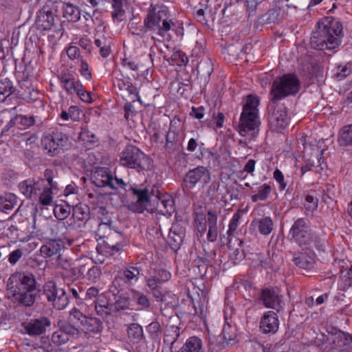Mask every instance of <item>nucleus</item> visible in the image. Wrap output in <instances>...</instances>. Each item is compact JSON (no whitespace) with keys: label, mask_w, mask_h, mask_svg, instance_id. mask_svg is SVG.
I'll return each instance as SVG.
<instances>
[{"label":"nucleus","mask_w":352,"mask_h":352,"mask_svg":"<svg viewBox=\"0 0 352 352\" xmlns=\"http://www.w3.org/2000/svg\"><path fill=\"white\" fill-rule=\"evenodd\" d=\"M38 284L34 274L30 272L12 274L7 282V291L12 302L19 307H31L38 298Z\"/></svg>","instance_id":"1"},{"label":"nucleus","mask_w":352,"mask_h":352,"mask_svg":"<svg viewBox=\"0 0 352 352\" xmlns=\"http://www.w3.org/2000/svg\"><path fill=\"white\" fill-rule=\"evenodd\" d=\"M342 25L338 21L325 19L318 23V28L310 38L311 47L318 50H334L343 36Z\"/></svg>","instance_id":"2"},{"label":"nucleus","mask_w":352,"mask_h":352,"mask_svg":"<svg viewBox=\"0 0 352 352\" xmlns=\"http://www.w3.org/2000/svg\"><path fill=\"white\" fill-rule=\"evenodd\" d=\"M300 89V81L296 74L289 73L276 77L270 91V101L274 104L285 98L296 95Z\"/></svg>","instance_id":"3"},{"label":"nucleus","mask_w":352,"mask_h":352,"mask_svg":"<svg viewBox=\"0 0 352 352\" xmlns=\"http://www.w3.org/2000/svg\"><path fill=\"white\" fill-rule=\"evenodd\" d=\"M259 102L258 97L256 96L248 95L246 97L238 126L239 133L242 136H246L249 131L258 127L260 124L258 109Z\"/></svg>","instance_id":"4"},{"label":"nucleus","mask_w":352,"mask_h":352,"mask_svg":"<svg viewBox=\"0 0 352 352\" xmlns=\"http://www.w3.org/2000/svg\"><path fill=\"white\" fill-rule=\"evenodd\" d=\"M207 215L208 217L206 218L204 213L195 212L193 225L200 237H202L205 234L208 226L207 240L210 242H214L218 237V216L217 212L212 210L208 211Z\"/></svg>","instance_id":"5"},{"label":"nucleus","mask_w":352,"mask_h":352,"mask_svg":"<svg viewBox=\"0 0 352 352\" xmlns=\"http://www.w3.org/2000/svg\"><path fill=\"white\" fill-rule=\"evenodd\" d=\"M120 164L130 168L140 170L150 169L151 160L138 148L128 145L121 153Z\"/></svg>","instance_id":"6"},{"label":"nucleus","mask_w":352,"mask_h":352,"mask_svg":"<svg viewBox=\"0 0 352 352\" xmlns=\"http://www.w3.org/2000/svg\"><path fill=\"white\" fill-rule=\"evenodd\" d=\"M288 236L290 241L296 243L298 246H309L314 242V235L306 218H298L292 226Z\"/></svg>","instance_id":"7"},{"label":"nucleus","mask_w":352,"mask_h":352,"mask_svg":"<svg viewBox=\"0 0 352 352\" xmlns=\"http://www.w3.org/2000/svg\"><path fill=\"white\" fill-rule=\"evenodd\" d=\"M41 144L50 156H56L63 152L69 146L67 135L58 130L45 134L41 139Z\"/></svg>","instance_id":"8"},{"label":"nucleus","mask_w":352,"mask_h":352,"mask_svg":"<svg viewBox=\"0 0 352 352\" xmlns=\"http://www.w3.org/2000/svg\"><path fill=\"white\" fill-rule=\"evenodd\" d=\"M140 277V269L137 266H130L124 270L118 272L115 276L109 292L114 295L125 287L133 285L138 280Z\"/></svg>","instance_id":"9"},{"label":"nucleus","mask_w":352,"mask_h":352,"mask_svg":"<svg viewBox=\"0 0 352 352\" xmlns=\"http://www.w3.org/2000/svg\"><path fill=\"white\" fill-rule=\"evenodd\" d=\"M210 180V170L205 166H199L187 172L184 178V183L187 188L192 189L196 185L204 187L209 184Z\"/></svg>","instance_id":"10"},{"label":"nucleus","mask_w":352,"mask_h":352,"mask_svg":"<svg viewBox=\"0 0 352 352\" xmlns=\"http://www.w3.org/2000/svg\"><path fill=\"white\" fill-rule=\"evenodd\" d=\"M304 145L303 156L306 160V164L301 167L302 174L307 171L314 170L317 172V168L321 166L320 160L323 154V149H320L316 144Z\"/></svg>","instance_id":"11"},{"label":"nucleus","mask_w":352,"mask_h":352,"mask_svg":"<svg viewBox=\"0 0 352 352\" xmlns=\"http://www.w3.org/2000/svg\"><path fill=\"white\" fill-rule=\"evenodd\" d=\"M317 260L315 252L309 248L304 246L301 251L293 253L292 262L298 268L310 270L314 267Z\"/></svg>","instance_id":"12"},{"label":"nucleus","mask_w":352,"mask_h":352,"mask_svg":"<svg viewBox=\"0 0 352 352\" xmlns=\"http://www.w3.org/2000/svg\"><path fill=\"white\" fill-rule=\"evenodd\" d=\"M258 298L265 307L275 309L277 312L283 309L282 296L277 288L262 289Z\"/></svg>","instance_id":"13"},{"label":"nucleus","mask_w":352,"mask_h":352,"mask_svg":"<svg viewBox=\"0 0 352 352\" xmlns=\"http://www.w3.org/2000/svg\"><path fill=\"white\" fill-rule=\"evenodd\" d=\"M157 40L158 43H155V47L157 49L160 55L171 65L181 66L188 62L187 56L182 52H172L167 44L164 43L159 38Z\"/></svg>","instance_id":"14"},{"label":"nucleus","mask_w":352,"mask_h":352,"mask_svg":"<svg viewBox=\"0 0 352 352\" xmlns=\"http://www.w3.org/2000/svg\"><path fill=\"white\" fill-rule=\"evenodd\" d=\"M137 200L129 205V209L134 212L142 213L144 210H148L147 206L151 205V199L147 188L139 189L132 186H129Z\"/></svg>","instance_id":"15"},{"label":"nucleus","mask_w":352,"mask_h":352,"mask_svg":"<svg viewBox=\"0 0 352 352\" xmlns=\"http://www.w3.org/2000/svg\"><path fill=\"white\" fill-rule=\"evenodd\" d=\"M271 108L273 109V112L269 116V122L274 130L281 131L285 128L288 122L287 108L276 103H272Z\"/></svg>","instance_id":"16"},{"label":"nucleus","mask_w":352,"mask_h":352,"mask_svg":"<svg viewBox=\"0 0 352 352\" xmlns=\"http://www.w3.org/2000/svg\"><path fill=\"white\" fill-rule=\"evenodd\" d=\"M44 188L43 180L34 179L33 178L27 179L19 184L20 192L30 199H36L39 195L40 191Z\"/></svg>","instance_id":"17"},{"label":"nucleus","mask_w":352,"mask_h":352,"mask_svg":"<svg viewBox=\"0 0 352 352\" xmlns=\"http://www.w3.org/2000/svg\"><path fill=\"white\" fill-rule=\"evenodd\" d=\"M62 88L68 95L75 94L76 89L81 87V82L75 77L74 72L69 69H63L58 75Z\"/></svg>","instance_id":"18"},{"label":"nucleus","mask_w":352,"mask_h":352,"mask_svg":"<svg viewBox=\"0 0 352 352\" xmlns=\"http://www.w3.org/2000/svg\"><path fill=\"white\" fill-rule=\"evenodd\" d=\"M26 333L32 336H41L45 333L46 329L51 325V322L47 317L31 319L28 322L22 324Z\"/></svg>","instance_id":"19"},{"label":"nucleus","mask_w":352,"mask_h":352,"mask_svg":"<svg viewBox=\"0 0 352 352\" xmlns=\"http://www.w3.org/2000/svg\"><path fill=\"white\" fill-rule=\"evenodd\" d=\"M174 201L168 193H163L160 190L155 195V211L163 215L170 214L174 210Z\"/></svg>","instance_id":"20"},{"label":"nucleus","mask_w":352,"mask_h":352,"mask_svg":"<svg viewBox=\"0 0 352 352\" xmlns=\"http://www.w3.org/2000/svg\"><path fill=\"white\" fill-rule=\"evenodd\" d=\"M279 321L277 314L272 311L265 312L260 321V329L265 334H274L278 329Z\"/></svg>","instance_id":"21"},{"label":"nucleus","mask_w":352,"mask_h":352,"mask_svg":"<svg viewBox=\"0 0 352 352\" xmlns=\"http://www.w3.org/2000/svg\"><path fill=\"white\" fill-rule=\"evenodd\" d=\"M35 124L34 116H27L23 115H16L12 118L8 123L3 128L1 136L7 134L8 131L12 127L16 126L19 129H26Z\"/></svg>","instance_id":"22"},{"label":"nucleus","mask_w":352,"mask_h":352,"mask_svg":"<svg viewBox=\"0 0 352 352\" xmlns=\"http://www.w3.org/2000/svg\"><path fill=\"white\" fill-rule=\"evenodd\" d=\"M92 180L98 187L109 186L112 189H116L113 177L104 168H98L93 175Z\"/></svg>","instance_id":"23"},{"label":"nucleus","mask_w":352,"mask_h":352,"mask_svg":"<svg viewBox=\"0 0 352 352\" xmlns=\"http://www.w3.org/2000/svg\"><path fill=\"white\" fill-rule=\"evenodd\" d=\"M37 28L41 31L50 30L54 25L52 12L47 8L39 10L36 20Z\"/></svg>","instance_id":"24"},{"label":"nucleus","mask_w":352,"mask_h":352,"mask_svg":"<svg viewBox=\"0 0 352 352\" xmlns=\"http://www.w3.org/2000/svg\"><path fill=\"white\" fill-rule=\"evenodd\" d=\"M154 28V6L150 5L147 15L144 21V25L140 29V32L138 35L140 36L144 39L148 40L149 37L151 39H154L153 35Z\"/></svg>","instance_id":"25"},{"label":"nucleus","mask_w":352,"mask_h":352,"mask_svg":"<svg viewBox=\"0 0 352 352\" xmlns=\"http://www.w3.org/2000/svg\"><path fill=\"white\" fill-rule=\"evenodd\" d=\"M95 310L98 315L102 318H107L112 313V304H109L107 297L100 294L94 300Z\"/></svg>","instance_id":"26"},{"label":"nucleus","mask_w":352,"mask_h":352,"mask_svg":"<svg viewBox=\"0 0 352 352\" xmlns=\"http://www.w3.org/2000/svg\"><path fill=\"white\" fill-rule=\"evenodd\" d=\"M251 226L257 228L259 233L264 236L269 235L274 230V222L270 217L254 219Z\"/></svg>","instance_id":"27"},{"label":"nucleus","mask_w":352,"mask_h":352,"mask_svg":"<svg viewBox=\"0 0 352 352\" xmlns=\"http://www.w3.org/2000/svg\"><path fill=\"white\" fill-rule=\"evenodd\" d=\"M179 336V329L176 326L166 327V331L164 336V342L167 346L170 348L171 351L175 349L176 350L177 346H175V344Z\"/></svg>","instance_id":"28"},{"label":"nucleus","mask_w":352,"mask_h":352,"mask_svg":"<svg viewBox=\"0 0 352 352\" xmlns=\"http://www.w3.org/2000/svg\"><path fill=\"white\" fill-rule=\"evenodd\" d=\"M63 10V17L68 21L76 22L80 18V12L78 7L71 3H60Z\"/></svg>","instance_id":"29"},{"label":"nucleus","mask_w":352,"mask_h":352,"mask_svg":"<svg viewBox=\"0 0 352 352\" xmlns=\"http://www.w3.org/2000/svg\"><path fill=\"white\" fill-rule=\"evenodd\" d=\"M174 25L175 24L172 19H167L160 21H155V26L157 28L158 36L164 40L169 41L170 39L169 31Z\"/></svg>","instance_id":"30"},{"label":"nucleus","mask_w":352,"mask_h":352,"mask_svg":"<svg viewBox=\"0 0 352 352\" xmlns=\"http://www.w3.org/2000/svg\"><path fill=\"white\" fill-rule=\"evenodd\" d=\"M17 204V197L14 194L6 193L0 195V211L8 213Z\"/></svg>","instance_id":"31"},{"label":"nucleus","mask_w":352,"mask_h":352,"mask_svg":"<svg viewBox=\"0 0 352 352\" xmlns=\"http://www.w3.org/2000/svg\"><path fill=\"white\" fill-rule=\"evenodd\" d=\"M178 352H204L201 340L196 336L187 339L186 343Z\"/></svg>","instance_id":"32"},{"label":"nucleus","mask_w":352,"mask_h":352,"mask_svg":"<svg viewBox=\"0 0 352 352\" xmlns=\"http://www.w3.org/2000/svg\"><path fill=\"white\" fill-rule=\"evenodd\" d=\"M56 294H54V300H52V305L54 308L61 310L66 307L69 302L68 296L63 288H58L56 287Z\"/></svg>","instance_id":"33"},{"label":"nucleus","mask_w":352,"mask_h":352,"mask_svg":"<svg viewBox=\"0 0 352 352\" xmlns=\"http://www.w3.org/2000/svg\"><path fill=\"white\" fill-rule=\"evenodd\" d=\"M89 208L86 204H79L73 207L72 217L78 221L85 222L89 219Z\"/></svg>","instance_id":"34"},{"label":"nucleus","mask_w":352,"mask_h":352,"mask_svg":"<svg viewBox=\"0 0 352 352\" xmlns=\"http://www.w3.org/2000/svg\"><path fill=\"white\" fill-rule=\"evenodd\" d=\"M60 247L56 240H50L41 247V254L45 258L51 257L59 253Z\"/></svg>","instance_id":"35"},{"label":"nucleus","mask_w":352,"mask_h":352,"mask_svg":"<svg viewBox=\"0 0 352 352\" xmlns=\"http://www.w3.org/2000/svg\"><path fill=\"white\" fill-rule=\"evenodd\" d=\"M15 91L16 89L10 79L0 77V102H4Z\"/></svg>","instance_id":"36"},{"label":"nucleus","mask_w":352,"mask_h":352,"mask_svg":"<svg viewBox=\"0 0 352 352\" xmlns=\"http://www.w3.org/2000/svg\"><path fill=\"white\" fill-rule=\"evenodd\" d=\"M113 86L118 87L123 93L136 96V88L128 78H123V80L118 78L117 80H113Z\"/></svg>","instance_id":"37"},{"label":"nucleus","mask_w":352,"mask_h":352,"mask_svg":"<svg viewBox=\"0 0 352 352\" xmlns=\"http://www.w3.org/2000/svg\"><path fill=\"white\" fill-rule=\"evenodd\" d=\"M197 70L201 77H210L213 72V63L210 58L201 59L197 66Z\"/></svg>","instance_id":"38"},{"label":"nucleus","mask_w":352,"mask_h":352,"mask_svg":"<svg viewBox=\"0 0 352 352\" xmlns=\"http://www.w3.org/2000/svg\"><path fill=\"white\" fill-rule=\"evenodd\" d=\"M81 328L87 332L99 333L102 329V323L96 318L87 317Z\"/></svg>","instance_id":"39"},{"label":"nucleus","mask_w":352,"mask_h":352,"mask_svg":"<svg viewBox=\"0 0 352 352\" xmlns=\"http://www.w3.org/2000/svg\"><path fill=\"white\" fill-rule=\"evenodd\" d=\"M272 190V188L270 184H264L259 186L256 193L251 196V199L253 202L266 201L271 194Z\"/></svg>","instance_id":"40"},{"label":"nucleus","mask_w":352,"mask_h":352,"mask_svg":"<svg viewBox=\"0 0 352 352\" xmlns=\"http://www.w3.org/2000/svg\"><path fill=\"white\" fill-rule=\"evenodd\" d=\"M38 195L35 200L38 201L41 205L47 206L52 204L54 192L50 188H46V185H44V188L40 191Z\"/></svg>","instance_id":"41"},{"label":"nucleus","mask_w":352,"mask_h":352,"mask_svg":"<svg viewBox=\"0 0 352 352\" xmlns=\"http://www.w3.org/2000/svg\"><path fill=\"white\" fill-rule=\"evenodd\" d=\"M78 138L80 140L87 143L94 144L98 142V138L96 134L91 131L87 126L80 128Z\"/></svg>","instance_id":"42"},{"label":"nucleus","mask_w":352,"mask_h":352,"mask_svg":"<svg viewBox=\"0 0 352 352\" xmlns=\"http://www.w3.org/2000/svg\"><path fill=\"white\" fill-rule=\"evenodd\" d=\"M339 142L341 146H352V124L343 127Z\"/></svg>","instance_id":"43"},{"label":"nucleus","mask_w":352,"mask_h":352,"mask_svg":"<svg viewBox=\"0 0 352 352\" xmlns=\"http://www.w3.org/2000/svg\"><path fill=\"white\" fill-rule=\"evenodd\" d=\"M71 213V207L67 204L56 205L54 208V214L59 220L65 219Z\"/></svg>","instance_id":"44"},{"label":"nucleus","mask_w":352,"mask_h":352,"mask_svg":"<svg viewBox=\"0 0 352 352\" xmlns=\"http://www.w3.org/2000/svg\"><path fill=\"white\" fill-rule=\"evenodd\" d=\"M340 285L343 289L352 287V265L341 271Z\"/></svg>","instance_id":"45"},{"label":"nucleus","mask_w":352,"mask_h":352,"mask_svg":"<svg viewBox=\"0 0 352 352\" xmlns=\"http://www.w3.org/2000/svg\"><path fill=\"white\" fill-rule=\"evenodd\" d=\"M87 318L85 315L76 309H73L70 311L69 321L77 325L78 327L81 328L82 327Z\"/></svg>","instance_id":"46"},{"label":"nucleus","mask_w":352,"mask_h":352,"mask_svg":"<svg viewBox=\"0 0 352 352\" xmlns=\"http://www.w3.org/2000/svg\"><path fill=\"white\" fill-rule=\"evenodd\" d=\"M56 285L52 280H49L46 282L43 286V294L45 295L47 301L52 303V300H54V294H56Z\"/></svg>","instance_id":"47"},{"label":"nucleus","mask_w":352,"mask_h":352,"mask_svg":"<svg viewBox=\"0 0 352 352\" xmlns=\"http://www.w3.org/2000/svg\"><path fill=\"white\" fill-rule=\"evenodd\" d=\"M242 214L240 210L235 212L230 221L228 230L227 231L228 237L234 236L235 231L239 226V221L241 218Z\"/></svg>","instance_id":"48"},{"label":"nucleus","mask_w":352,"mask_h":352,"mask_svg":"<svg viewBox=\"0 0 352 352\" xmlns=\"http://www.w3.org/2000/svg\"><path fill=\"white\" fill-rule=\"evenodd\" d=\"M184 238V237L178 234L169 232L168 239V245L173 251L177 252L182 245Z\"/></svg>","instance_id":"49"},{"label":"nucleus","mask_w":352,"mask_h":352,"mask_svg":"<svg viewBox=\"0 0 352 352\" xmlns=\"http://www.w3.org/2000/svg\"><path fill=\"white\" fill-rule=\"evenodd\" d=\"M130 299L128 297L120 296L116 302L112 304V311H120L129 307Z\"/></svg>","instance_id":"50"},{"label":"nucleus","mask_w":352,"mask_h":352,"mask_svg":"<svg viewBox=\"0 0 352 352\" xmlns=\"http://www.w3.org/2000/svg\"><path fill=\"white\" fill-rule=\"evenodd\" d=\"M68 340L67 336L60 329L53 333L51 338L52 342L57 346L66 343Z\"/></svg>","instance_id":"51"},{"label":"nucleus","mask_w":352,"mask_h":352,"mask_svg":"<svg viewBox=\"0 0 352 352\" xmlns=\"http://www.w3.org/2000/svg\"><path fill=\"white\" fill-rule=\"evenodd\" d=\"M112 7L113 10L111 12V16L113 19H118L124 15V10L122 0H112Z\"/></svg>","instance_id":"52"},{"label":"nucleus","mask_w":352,"mask_h":352,"mask_svg":"<svg viewBox=\"0 0 352 352\" xmlns=\"http://www.w3.org/2000/svg\"><path fill=\"white\" fill-rule=\"evenodd\" d=\"M101 274L100 267L92 263L86 278L92 283H96L99 280Z\"/></svg>","instance_id":"53"},{"label":"nucleus","mask_w":352,"mask_h":352,"mask_svg":"<svg viewBox=\"0 0 352 352\" xmlns=\"http://www.w3.org/2000/svg\"><path fill=\"white\" fill-rule=\"evenodd\" d=\"M105 243V247L107 249V253H109L110 254H113V252H118L122 248V245L119 243H114L112 240L111 236H107L106 240L104 241Z\"/></svg>","instance_id":"54"},{"label":"nucleus","mask_w":352,"mask_h":352,"mask_svg":"<svg viewBox=\"0 0 352 352\" xmlns=\"http://www.w3.org/2000/svg\"><path fill=\"white\" fill-rule=\"evenodd\" d=\"M170 277L171 274L168 270L165 268L155 270V283L166 282Z\"/></svg>","instance_id":"55"},{"label":"nucleus","mask_w":352,"mask_h":352,"mask_svg":"<svg viewBox=\"0 0 352 352\" xmlns=\"http://www.w3.org/2000/svg\"><path fill=\"white\" fill-rule=\"evenodd\" d=\"M318 199L313 195H307L305 197L304 206L307 211L313 212L318 207Z\"/></svg>","instance_id":"56"},{"label":"nucleus","mask_w":352,"mask_h":352,"mask_svg":"<svg viewBox=\"0 0 352 352\" xmlns=\"http://www.w3.org/2000/svg\"><path fill=\"white\" fill-rule=\"evenodd\" d=\"M157 12L155 13V21H160L167 19H170V14L168 8L165 6H157ZM157 7L155 6V10Z\"/></svg>","instance_id":"57"},{"label":"nucleus","mask_w":352,"mask_h":352,"mask_svg":"<svg viewBox=\"0 0 352 352\" xmlns=\"http://www.w3.org/2000/svg\"><path fill=\"white\" fill-rule=\"evenodd\" d=\"M143 335L142 327L137 324H132L128 329V336L133 339L140 338Z\"/></svg>","instance_id":"58"},{"label":"nucleus","mask_w":352,"mask_h":352,"mask_svg":"<svg viewBox=\"0 0 352 352\" xmlns=\"http://www.w3.org/2000/svg\"><path fill=\"white\" fill-rule=\"evenodd\" d=\"M185 224V222L182 221H176L172 225L169 232L175 234H178L179 235H181L182 236L184 237L186 234Z\"/></svg>","instance_id":"59"},{"label":"nucleus","mask_w":352,"mask_h":352,"mask_svg":"<svg viewBox=\"0 0 352 352\" xmlns=\"http://www.w3.org/2000/svg\"><path fill=\"white\" fill-rule=\"evenodd\" d=\"M56 230L60 232V234L63 236L61 238V240L65 241L69 245H71L73 243L74 240L67 236V232H65L67 230V227L65 226V222L58 223L56 225Z\"/></svg>","instance_id":"60"},{"label":"nucleus","mask_w":352,"mask_h":352,"mask_svg":"<svg viewBox=\"0 0 352 352\" xmlns=\"http://www.w3.org/2000/svg\"><path fill=\"white\" fill-rule=\"evenodd\" d=\"M337 338L340 346H344L352 342V336L348 333L342 331L338 335Z\"/></svg>","instance_id":"61"},{"label":"nucleus","mask_w":352,"mask_h":352,"mask_svg":"<svg viewBox=\"0 0 352 352\" xmlns=\"http://www.w3.org/2000/svg\"><path fill=\"white\" fill-rule=\"evenodd\" d=\"M258 261L261 266L265 268L272 267V259L270 257V253L267 252V255L260 253L258 254Z\"/></svg>","instance_id":"62"},{"label":"nucleus","mask_w":352,"mask_h":352,"mask_svg":"<svg viewBox=\"0 0 352 352\" xmlns=\"http://www.w3.org/2000/svg\"><path fill=\"white\" fill-rule=\"evenodd\" d=\"M23 253L21 249H16L11 252L8 256V262L11 265H15L23 256Z\"/></svg>","instance_id":"63"},{"label":"nucleus","mask_w":352,"mask_h":352,"mask_svg":"<svg viewBox=\"0 0 352 352\" xmlns=\"http://www.w3.org/2000/svg\"><path fill=\"white\" fill-rule=\"evenodd\" d=\"M78 94L79 98L85 102H91L92 98L91 96V93L87 91L82 85L81 84V87H79L76 89V91L75 92Z\"/></svg>","instance_id":"64"}]
</instances>
